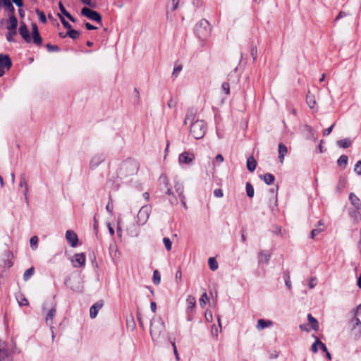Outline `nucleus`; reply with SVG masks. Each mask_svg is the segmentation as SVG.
Segmentation results:
<instances>
[{
  "instance_id": "nucleus-56",
  "label": "nucleus",
  "mask_w": 361,
  "mask_h": 361,
  "mask_svg": "<svg viewBox=\"0 0 361 361\" xmlns=\"http://www.w3.org/2000/svg\"><path fill=\"white\" fill-rule=\"evenodd\" d=\"M337 162L339 166L345 167L348 164V159H337Z\"/></svg>"
},
{
  "instance_id": "nucleus-55",
  "label": "nucleus",
  "mask_w": 361,
  "mask_h": 361,
  "mask_svg": "<svg viewBox=\"0 0 361 361\" xmlns=\"http://www.w3.org/2000/svg\"><path fill=\"white\" fill-rule=\"evenodd\" d=\"M177 104V101L173 98H171L168 102V106L169 108H174Z\"/></svg>"
},
{
  "instance_id": "nucleus-35",
  "label": "nucleus",
  "mask_w": 361,
  "mask_h": 361,
  "mask_svg": "<svg viewBox=\"0 0 361 361\" xmlns=\"http://www.w3.org/2000/svg\"><path fill=\"white\" fill-rule=\"evenodd\" d=\"M175 189H176V191L178 194V196L180 197L184 196V195H183L184 188H183V185L182 184L176 183L175 185Z\"/></svg>"
},
{
  "instance_id": "nucleus-5",
  "label": "nucleus",
  "mask_w": 361,
  "mask_h": 361,
  "mask_svg": "<svg viewBox=\"0 0 361 361\" xmlns=\"http://www.w3.org/2000/svg\"><path fill=\"white\" fill-rule=\"evenodd\" d=\"M350 332L355 336V338L361 337V321L357 317H353L348 322Z\"/></svg>"
},
{
  "instance_id": "nucleus-24",
  "label": "nucleus",
  "mask_w": 361,
  "mask_h": 361,
  "mask_svg": "<svg viewBox=\"0 0 361 361\" xmlns=\"http://www.w3.org/2000/svg\"><path fill=\"white\" fill-rule=\"evenodd\" d=\"M260 178L262 179L267 185H271L275 180L274 176L269 173L260 176Z\"/></svg>"
},
{
  "instance_id": "nucleus-34",
  "label": "nucleus",
  "mask_w": 361,
  "mask_h": 361,
  "mask_svg": "<svg viewBox=\"0 0 361 361\" xmlns=\"http://www.w3.org/2000/svg\"><path fill=\"white\" fill-rule=\"evenodd\" d=\"M58 16L60 18L61 22L65 28H66L68 30L72 28L71 24L61 14L58 13Z\"/></svg>"
},
{
  "instance_id": "nucleus-50",
  "label": "nucleus",
  "mask_w": 361,
  "mask_h": 361,
  "mask_svg": "<svg viewBox=\"0 0 361 361\" xmlns=\"http://www.w3.org/2000/svg\"><path fill=\"white\" fill-rule=\"evenodd\" d=\"M221 87H222L223 91L225 92V94H229V93H230V86H229V84L228 82H224L222 84V85H221Z\"/></svg>"
},
{
  "instance_id": "nucleus-28",
  "label": "nucleus",
  "mask_w": 361,
  "mask_h": 361,
  "mask_svg": "<svg viewBox=\"0 0 361 361\" xmlns=\"http://www.w3.org/2000/svg\"><path fill=\"white\" fill-rule=\"evenodd\" d=\"M208 264H209L210 269L212 271L216 270L219 267L218 262L214 257L209 258Z\"/></svg>"
},
{
  "instance_id": "nucleus-25",
  "label": "nucleus",
  "mask_w": 361,
  "mask_h": 361,
  "mask_svg": "<svg viewBox=\"0 0 361 361\" xmlns=\"http://www.w3.org/2000/svg\"><path fill=\"white\" fill-rule=\"evenodd\" d=\"M307 320L310 322V324H311L312 329L313 330H314V331L318 330V329H319L318 322L314 317H312V315L311 314H307Z\"/></svg>"
},
{
  "instance_id": "nucleus-18",
  "label": "nucleus",
  "mask_w": 361,
  "mask_h": 361,
  "mask_svg": "<svg viewBox=\"0 0 361 361\" xmlns=\"http://www.w3.org/2000/svg\"><path fill=\"white\" fill-rule=\"evenodd\" d=\"M186 302L188 305L187 312L188 313L192 312L196 305V300L195 297H193L192 295H188L186 299Z\"/></svg>"
},
{
  "instance_id": "nucleus-63",
  "label": "nucleus",
  "mask_w": 361,
  "mask_h": 361,
  "mask_svg": "<svg viewBox=\"0 0 361 361\" xmlns=\"http://www.w3.org/2000/svg\"><path fill=\"white\" fill-rule=\"evenodd\" d=\"M347 16V13L343 11H341L338 15L336 16L335 20H338L339 19L345 17Z\"/></svg>"
},
{
  "instance_id": "nucleus-38",
  "label": "nucleus",
  "mask_w": 361,
  "mask_h": 361,
  "mask_svg": "<svg viewBox=\"0 0 361 361\" xmlns=\"http://www.w3.org/2000/svg\"><path fill=\"white\" fill-rule=\"evenodd\" d=\"M163 243H164V244L165 245L166 249L168 251H170L171 250V247H172V244H171V240L169 238L165 237V238H163Z\"/></svg>"
},
{
  "instance_id": "nucleus-47",
  "label": "nucleus",
  "mask_w": 361,
  "mask_h": 361,
  "mask_svg": "<svg viewBox=\"0 0 361 361\" xmlns=\"http://www.w3.org/2000/svg\"><path fill=\"white\" fill-rule=\"evenodd\" d=\"M354 171L358 175H361V159L355 164Z\"/></svg>"
},
{
  "instance_id": "nucleus-46",
  "label": "nucleus",
  "mask_w": 361,
  "mask_h": 361,
  "mask_svg": "<svg viewBox=\"0 0 361 361\" xmlns=\"http://www.w3.org/2000/svg\"><path fill=\"white\" fill-rule=\"evenodd\" d=\"M284 280H285V284H286V286L290 290L291 289V282H290V276L288 274H285L284 276Z\"/></svg>"
},
{
  "instance_id": "nucleus-45",
  "label": "nucleus",
  "mask_w": 361,
  "mask_h": 361,
  "mask_svg": "<svg viewBox=\"0 0 361 361\" xmlns=\"http://www.w3.org/2000/svg\"><path fill=\"white\" fill-rule=\"evenodd\" d=\"M323 231L322 228H314L310 233V238L314 239L319 233Z\"/></svg>"
},
{
  "instance_id": "nucleus-49",
  "label": "nucleus",
  "mask_w": 361,
  "mask_h": 361,
  "mask_svg": "<svg viewBox=\"0 0 361 361\" xmlns=\"http://www.w3.org/2000/svg\"><path fill=\"white\" fill-rule=\"evenodd\" d=\"M181 70H182V66H180V65L175 67L173 69V71L172 73V76L174 78H176L178 76V75L179 74V73L181 71Z\"/></svg>"
},
{
  "instance_id": "nucleus-4",
  "label": "nucleus",
  "mask_w": 361,
  "mask_h": 361,
  "mask_svg": "<svg viewBox=\"0 0 361 361\" xmlns=\"http://www.w3.org/2000/svg\"><path fill=\"white\" fill-rule=\"evenodd\" d=\"M47 303H44L43 305L42 312L44 313L46 312L45 321H46V323L50 326V328H51V330L52 332V338L54 339V331H53L54 326L52 325H53V319H54L56 312V305L54 304L49 310L47 309Z\"/></svg>"
},
{
  "instance_id": "nucleus-6",
  "label": "nucleus",
  "mask_w": 361,
  "mask_h": 361,
  "mask_svg": "<svg viewBox=\"0 0 361 361\" xmlns=\"http://www.w3.org/2000/svg\"><path fill=\"white\" fill-rule=\"evenodd\" d=\"M164 330V324L161 319L151 322L150 334L152 338L159 337Z\"/></svg>"
},
{
  "instance_id": "nucleus-23",
  "label": "nucleus",
  "mask_w": 361,
  "mask_h": 361,
  "mask_svg": "<svg viewBox=\"0 0 361 361\" xmlns=\"http://www.w3.org/2000/svg\"><path fill=\"white\" fill-rule=\"evenodd\" d=\"M306 101H307V104H308L310 108L313 109L316 105V100H315L314 95L309 92L306 97Z\"/></svg>"
},
{
  "instance_id": "nucleus-2",
  "label": "nucleus",
  "mask_w": 361,
  "mask_h": 361,
  "mask_svg": "<svg viewBox=\"0 0 361 361\" xmlns=\"http://www.w3.org/2000/svg\"><path fill=\"white\" fill-rule=\"evenodd\" d=\"M19 33L21 35L22 38L27 43H30L32 41H33L34 44H35L37 46H39L42 44V38L39 35L37 24H32V37H30V32L24 23H22L20 24V26L19 27Z\"/></svg>"
},
{
  "instance_id": "nucleus-58",
  "label": "nucleus",
  "mask_w": 361,
  "mask_h": 361,
  "mask_svg": "<svg viewBox=\"0 0 361 361\" xmlns=\"http://www.w3.org/2000/svg\"><path fill=\"white\" fill-rule=\"evenodd\" d=\"M12 3H14L18 7L21 8L23 6V0H11Z\"/></svg>"
},
{
  "instance_id": "nucleus-31",
  "label": "nucleus",
  "mask_w": 361,
  "mask_h": 361,
  "mask_svg": "<svg viewBox=\"0 0 361 361\" xmlns=\"http://www.w3.org/2000/svg\"><path fill=\"white\" fill-rule=\"evenodd\" d=\"M247 167L250 171H254L257 166L256 159H247Z\"/></svg>"
},
{
  "instance_id": "nucleus-13",
  "label": "nucleus",
  "mask_w": 361,
  "mask_h": 361,
  "mask_svg": "<svg viewBox=\"0 0 361 361\" xmlns=\"http://www.w3.org/2000/svg\"><path fill=\"white\" fill-rule=\"evenodd\" d=\"M66 239L68 243L70 245V246H71L73 247H75L77 246L78 242V238L77 234L74 231H73L71 230H68L66 232Z\"/></svg>"
},
{
  "instance_id": "nucleus-16",
  "label": "nucleus",
  "mask_w": 361,
  "mask_h": 361,
  "mask_svg": "<svg viewBox=\"0 0 361 361\" xmlns=\"http://www.w3.org/2000/svg\"><path fill=\"white\" fill-rule=\"evenodd\" d=\"M159 183L160 186L164 185V188L166 189L165 193L168 195H173V192L171 190V188L169 187V180L166 175L162 174L160 176L159 178Z\"/></svg>"
},
{
  "instance_id": "nucleus-40",
  "label": "nucleus",
  "mask_w": 361,
  "mask_h": 361,
  "mask_svg": "<svg viewBox=\"0 0 361 361\" xmlns=\"http://www.w3.org/2000/svg\"><path fill=\"white\" fill-rule=\"evenodd\" d=\"M178 4H179V1L178 0H172V6L171 7H169V6L168 7L167 12H169V11H171V12L174 11L176 9L178 8Z\"/></svg>"
},
{
  "instance_id": "nucleus-43",
  "label": "nucleus",
  "mask_w": 361,
  "mask_h": 361,
  "mask_svg": "<svg viewBox=\"0 0 361 361\" xmlns=\"http://www.w3.org/2000/svg\"><path fill=\"white\" fill-rule=\"evenodd\" d=\"M47 50L50 52L52 51H59L60 50L59 47L57 45H51V44H47L46 45Z\"/></svg>"
},
{
  "instance_id": "nucleus-27",
  "label": "nucleus",
  "mask_w": 361,
  "mask_h": 361,
  "mask_svg": "<svg viewBox=\"0 0 361 361\" xmlns=\"http://www.w3.org/2000/svg\"><path fill=\"white\" fill-rule=\"evenodd\" d=\"M287 147L283 143L279 145V158H284L287 153Z\"/></svg>"
},
{
  "instance_id": "nucleus-64",
  "label": "nucleus",
  "mask_w": 361,
  "mask_h": 361,
  "mask_svg": "<svg viewBox=\"0 0 361 361\" xmlns=\"http://www.w3.org/2000/svg\"><path fill=\"white\" fill-rule=\"evenodd\" d=\"M150 308L152 312L155 313L157 310V304L155 302H151Z\"/></svg>"
},
{
  "instance_id": "nucleus-32",
  "label": "nucleus",
  "mask_w": 361,
  "mask_h": 361,
  "mask_svg": "<svg viewBox=\"0 0 361 361\" xmlns=\"http://www.w3.org/2000/svg\"><path fill=\"white\" fill-rule=\"evenodd\" d=\"M153 282L156 285H159L161 282V275L158 270H154L153 272Z\"/></svg>"
},
{
  "instance_id": "nucleus-30",
  "label": "nucleus",
  "mask_w": 361,
  "mask_h": 361,
  "mask_svg": "<svg viewBox=\"0 0 361 361\" xmlns=\"http://www.w3.org/2000/svg\"><path fill=\"white\" fill-rule=\"evenodd\" d=\"M34 273H35V269L33 267L27 269L23 274L24 281H26L29 280L31 278V276H33Z\"/></svg>"
},
{
  "instance_id": "nucleus-11",
  "label": "nucleus",
  "mask_w": 361,
  "mask_h": 361,
  "mask_svg": "<svg viewBox=\"0 0 361 361\" xmlns=\"http://www.w3.org/2000/svg\"><path fill=\"white\" fill-rule=\"evenodd\" d=\"M19 187L23 189L22 192L24 195L25 203H26L27 206L28 207L29 206V197H28L29 187H28L25 174L20 175Z\"/></svg>"
},
{
  "instance_id": "nucleus-53",
  "label": "nucleus",
  "mask_w": 361,
  "mask_h": 361,
  "mask_svg": "<svg viewBox=\"0 0 361 361\" xmlns=\"http://www.w3.org/2000/svg\"><path fill=\"white\" fill-rule=\"evenodd\" d=\"M59 9H60L61 13L63 15H64L66 17L67 16V15L69 14V13L66 11V9L65 8L64 6L63 5V4L61 2H59Z\"/></svg>"
},
{
  "instance_id": "nucleus-42",
  "label": "nucleus",
  "mask_w": 361,
  "mask_h": 361,
  "mask_svg": "<svg viewBox=\"0 0 361 361\" xmlns=\"http://www.w3.org/2000/svg\"><path fill=\"white\" fill-rule=\"evenodd\" d=\"M193 159H178L179 165L185 168V165H190Z\"/></svg>"
},
{
  "instance_id": "nucleus-41",
  "label": "nucleus",
  "mask_w": 361,
  "mask_h": 361,
  "mask_svg": "<svg viewBox=\"0 0 361 361\" xmlns=\"http://www.w3.org/2000/svg\"><path fill=\"white\" fill-rule=\"evenodd\" d=\"M208 300L207 294L204 292L200 299V305L203 307L206 305V301Z\"/></svg>"
},
{
  "instance_id": "nucleus-60",
  "label": "nucleus",
  "mask_w": 361,
  "mask_h": 361,
  "mask_svg": "<svg viewBox=\"0 0 361 361\" xmlns=\"http://www.w3.org/2000/svg\"><path fill=\"white\" fill-rule=\"evenodd\" d=\"M333 128H334V125H332V126H330L329 128H328L325 129V130L323 131V135H324V136L329 135V134L331 133Z\"/></svg>"
},
{
  "instance_id": "nucleus-9",
  "label": "nucleus",
  "mask_w": 361,
  "mask_h": 361,
  "mask_svg": "<svg viewBox=\"0 0 361 361\" xmlns=\"http://www.w3.org/2000/svg\"><path fill=\"white\" fill-rule=\"evenodd\" d=\"M151 212V207L149 205L142 206L137 215V224L144 225L148 220Z\"/></svg>"
},
{
  "instance_id": "nucleus-20",
  "label": "nucleus",
  "mask_w": 361,
  "mask_h": 361,
  "mask_svg": "<svg viewBox=\"0 0 361 361\" xmlns=\"http://www.w3.org/2000/svg\"><path fill=\"white\" fill-rule=\"evenodd\" d=\"M349 200L351 204L357 209H360L361 207V203L360 199L354 194L350 193L349 195Z\"/></svg>"
},
{
  "instance_id": "nucleus-29",
  "label": "nucleus",
  "mask_w": 361,
  "mask_h": 361,
  "mask_svg": "<svg viewBox=\"0 0 361 361\" xmlns=\"http://www.w3.org/2000/svg\"><path fill=\"white\" fill-rule=\"evenodd\" d=\"M66 35H68L69 37L75 39L79 37L80 32L71 28V30L67 31Z\"/></svg>"
},
{
  "instance_id": "nucleus-12",
  "label": "nucleus",
  "mask_w": 361,
  "mask_h": 361,
  "mask_svg": "<svg viewBox=\"0 0 361 361\" xmlns=\"http://www.w3.org/2000/svg\"><path fill=\"white\" fill-rule=\"evenodd\" d=\"M0 361H12L11 354L7 349V345L0 340Z\"/></svg>"
},
{
  "instance_id": "nucleus-54",
  "label": "nucleus",
  "mask_w": 361,
  "mask_h": 361,
  "mask_svg": "<svg viewBox=\"0 0 361 361\" xmlns=\"http://www.w3.org/2000/svg\"><path fill=\"white\" fill-rule=\"evenodd\" d=\"M214 195L216 197H218V198L222 197L224 195L223 190L220 188L215 189L214 190Z\"/></svg>"
},
{
  "instance_id": "nucleus-26",
  "label": "nucleus",
  "mask_w": 361,
  "mask_h": 361,
  "mask_svg": "<svg viewBox=\"0 0 361 361\" xmlns=\"http://www.w3.org/2000/svg\"><path fill=\"white\" fill-rule=\"evenodd\" d=\"M351 140L349 138H345L337 141V145L339 147L348 148L351 145Z\"/></svg>"
},
{
  "instance_id": "nucleus-44",
  "label": "nucleus",
  "mask_w": 361,
  "mask_h": 361,
  "mask_svg": "<svg viewBox=\"0 0 361 361\" xmlns=\"http://www.w3.org/2000/svg\"><path fill=\"white\" fill-rule=\"evenodd\" d=\"M317 285V278L313 276L309 281L308 286L310 289L314 288Z\"/></svg>"
},
{
  "instance_id": "nucleus-3",
  "label": "nucleus",
  "mask_w": 361,
  "mask_h": 361,
  "mask_svg": "<svg viewBox=\"0 0 361 361\" xmlns=\"http://www.w3.org/2000/svg\"><path fill=\"white\" fill-rule=\"evenodd\" d=\"M211 30L209 23L205 19H202L196 24L195 32L200 39L204 40L209 36Z\"/></svg>"
},
{
  "instance_id": "nucleus-22",
  "label": "nucleus",
  "mask_w": 361,
  "mask_h": 361,
  "mask_svg": "<svg viewBox=\"0 0 361 361\" xmlns=\"http://www.w3.org/2000/svg\"><path fill=\"white\" fill-rule=\"evenodd\" d=\"M273 322L270 320H264L263 319H260L257 322V328L258 329H263L264 328L272 326Z\"/></svg>"
},
{
  "instance_id": "nucleus-21",
  "label": "nucleus",
  "mask_w": 361,
  "mask_h": 361,
  "mask_svg": "<svg viewBox=\"0 0 361 361\" xmlns=\"http://www.w3.org/2000/svg\"><path fill=\"white\" fill-rule=\"evenodd\" d=\"M109 254L112 258L118 257L120 255V252L117 247L116 244L114 242L109 245Z\"/></svg>"
},
{
  "instance_id": "nucleus-59",
  "label": "nucleus",
  "mask_w": 361,
  "mask_h": 361,
  "mask_svg": "<svg viewBox=\"0 0 361 361\" xmlns=\"http://www.w3.org/2000/svg\"><path fill=\"white\" fill-rule=\"evenodd\" d=\"M175 278H176V281H180V280H181V278H182V272H181L180 269H179L176 272Z\"/></svg>"
},
{
  "instance_id": "nucleus-36",
  "label": "nucleus",
  "mask_w": 361,
  "mask_h": 361,
  "mask_svg": "<svg viewBox=\"0 0 361 361\" xmlns=\"http://www.w3.org/2000/svg\"><path fill=\"white\" fill-rule=\"evenodd\" d=\"M346 180L345 178L343 177H340L338 185H337V190L340 192L341 191L345 186Z\"/></svg>"
},
{
  "instance_id": "nucleus-62",
  "label": "nucleus",
  "mask_w": 361,
  "mask_h": 361,
  "mask_svg": "<svg viewBox=\"0 0 361 361\" xmlns=\"http://www.w3.org/2000/svg\"><path fill=\"white\" fill-rule=\"evenodd\" d=\"M85 27L89 30H96L97 27L94 26L93 25L90 24V23H86L85 24Z\"/></svg>"
},
{
  "instance_id": "nucleus-1",
  "label": "nucleus",
  "mask_w": 361,
  "mask_h": 361,
  "mask_svg": "<svg viewBox=\"0 0 361 361\" xmlns=\"http://www.w3.org/2000/svg\"><path fill=\"white\" fill-rule=\"evenodd\" d=\"M197 117V110L193 108L188 109L184 120L185 125H190V133L195 139H200L204 137L207 127L203 120Z\"/></svg>"
},
{
  "instance_id": "nucleus-33",
  "label": "nucleus",
  "mask_w": 361,
  "mask_h": 361,
  "mask_svg": "<svg viewBox=\"0 0 361 361\" xmlns=\"http://www.w3.org/2000/svg\"><path fill=\"white\" fill-rule=\"evenodd\" d=\"M246 192L249 197H252L254 196V188L250 183H246Z\"/></svg>"
},
{
  "instance_id": "nucleus-14",
  "label": "nucleus",
  "mask_w": 361,
  "mask_h": 361,
  "mask_svg": "<svg viewBox=\"0 0 361 361\" xmlns=\"http://www.w3.org/2000/svg\"><path fill=\"white\" fill-rule=\"evenodd\" d=\"M85 255L84 253H78L74 255V258L72 260L73 267H81L85 264Z\"/></svg>"
},
{
  "instance_id": "nucleus-61",
  "label": "nucleus",
  "mask_w": 361,
  "mask_h": 361,
  "mask_svg": "<svg viewBox=\"0 0 361 361\" xmlns=\"http://www.w3.org/2000/svg\"><path fill=\"white\" fill-rule=\"evenodd\" d=\"M319 347H320V349H321L323 352L326 353V352H327V351H328V349H327V348H326V345H325L324 343H322L320 340H319Z\"/></svg>"
},
{
  "instance_id": "nucleus-37",
  "label": "nucleus",
  "mask_w": 361,
  "mask_h": 361,
  "mask_svg": "<svg viewBox=\"0 0 361 361\" xmlns=\"http://www.w3.org/2000/svg\"><path fill=\"white\" fill-rule=\"evenodd\" d=\"M38 238L37 236L31 237L30 240V246L32 250H36L37 247Z\"/></svg>"
},
{
  "instance_id": "nucleus-52",
  "label": "nucleus",
  "mask_w": 361,
  "mask_h": 361,
  "mask_svg": "<svg viewBox=\"0 0 361 361\" xmlns=\"http://www.w3.org/2000/svg\"><path fill=\"white\" fill-rule=\"evenodd\" d=\"M319 340L318 338H317L315 342L312 345V347H311L312 351L314 353H317V351H318L317 345H319Z\"/></svg>"
},
{
  "instance_id": "nucleus-7",
  "label": "nucleus",
  "mask_w": 361,
  "mask_h": 361,
  "mask_svg": "<svg viewBox=\"0 0 361 361\" xmlns=\"http://www.w3.org/2000/svg\"><path fill=\"white\" fill-rule=\"evenodd\" d=\"M9 25L7 26L8 32L6 35V39L12 42L14 41L13 37L16 35V28L18 26V20L16 17L8 18Z\"/></svg>"
},
{
  "instance_id": "nucleus-10",
  "label": "nucleus",
  "mask_w": 361,
  "mask_h": 361,
  "mask_svg": "<svg viewBox=\"0 0 361 361\" xmlns=\"http://www.w3.org/2000/svg\"><path fill=\"white\" fill-rule=\"evenodd\" d=\"M12 66L11 60L7 54H0V77L3 76L5 70H9Z\"/></svg>"
},
{
  "instance_id": "nucleus-17",
  "label": "nucleus",
  "mask_w": 361,
  "mask_h": 361,
  "mask_svg": "<svg viewBox=\"0 0 361 361\" xmlns=\"http://www.w3.org/2000/svg\"><path fill=\"white\" fill-rule=\"evenodd\" d=\"M271 259V255L267 252L262 250L258 254V262L259 264H268Z\"/></svg>"
},
{
  "instance_id": "nucleus-8",
  "label": "nucleus",
  "mask_w": 361,
  "mask_h": 361,
  "mask_svg": "<svg viewBox=\"0 0 361 361\" xmlns=\"http://www.w3.org/2000/svg\"><path fill=\"white\" fill-rule=\"evenodd\" d=\"M81 15L85 16L88 19L95 21L99 24H102V18L100 13L97 11L92 10L87 7H83L81 10Z\"/></svg>"
},
{
  "instance_id": "nucleus-48",
  "label": "nucleus",
  "mask_w": 361,
  "mask_h": 361,
  "mask_svg": "<svg viewBox=\"0 0 361 361\" xmlns=\"http://www.w3.org/2000/svg\"><path fill=\"white\" fill-rule=\"evenodd\" d=\"M18 302L20 306H27L29 304L27 300L23 296H21L20 299H18Z\"/></svg>"
},
{
  "instance_id": "nucleus-39",
  "label": "nucleus",
  "mask_w": 361,
  "mask_h": 361,
  "mask_svg": "<svg viewBox=\"0 0 361 361\" xmlns=\"http://www.w3.org/2000/svg\"><path fill=\"white\" fill-rule=\"evenodd\" d=\"M36 13L37 14L39 20H41L42 23H47V18H46V16L45 14L39 11V9H37L36 10Z\"/></svg>"
},
{
  "instance_id": "nucleus-57",
  "label": "nucleus",
  "mask_w": 361,
  "mask_h": 361,
  "mask_svg": "<svg viewBox=\"0 0 361 361\" xmlns=\"http://www.w3.org/2000/svg\"><path fill=\"white\" fill-rule=\"evenodd\" d=\"M190 156H192V154H190L188 152H184L183 153H181L180 155H179V157L178 158H182V159H184V158H190Z\"/></svg>"
},
{
  "instance_id": "nucleus-15",
  "label": "nucleus",
  "mask_w": 361,
  "mask_h": 361,
  "mask_svg": "<svg viewBox=\"0 0 361 361\" xmlns=\"http://www.w3.org/2000/svg\"><path fill=\"white\" fill-rule=\"evenodd\" d=\"M103 301L99 300L91 306L90 309V317L91 319H94L98 314L99 310L103 307Z\"/></svg>"
},
{
  "instance_id": "nucleus-51",
  "label": "nucleus",
  "mask_w": 361,
  "mask_h": 361,
  "mask_svg": "<svg viewBox=\"0 0 361 361\" xmlns=\"http://www.w3.org/2000/svg\"><path fill=\"white\" fill-rule=\"evenodd\" d=\"M351 313L353 314V317H357L358 314H361V304L357 305L356 308L353 309L351 311Z\"/></svg>"
},
{
  "instance_id": "nucleus-19",
  "label": "nucleus",
  "mask_w": 361,
  "mask_h": 361,
  "mask_svg": "<svg viewBox=\"0 0 361 361\" xmlns=\"http://www.w3.org/2000/svg\"><path fill=\"white\" fill-rule=\"evenodd\" d=\"M4 255L6 257V259L4 261V266L6 267H11L13 264L12 262V258L13 257V253L10 250H6Z\"/></svg>"
}]
</instances>
